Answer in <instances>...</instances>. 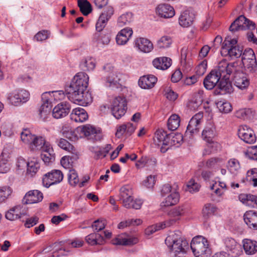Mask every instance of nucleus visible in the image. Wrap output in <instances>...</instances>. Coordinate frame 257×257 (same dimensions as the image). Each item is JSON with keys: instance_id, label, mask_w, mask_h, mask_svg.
Instances as JSON below:
<instances>
[{"instance_id": "79ce46f5", "label": "nucleus", "mask_w": 257, "mask_h": 257, "mask_svg": "<svg viewBox=\"0 0 257 257\" xmlns=\"http://www.w3.org/2000/svg\"><path fill=\"white\" fill-rule=\"evenodd\" d=\"M78 6L84 16H87L92 12L91 4L87 0H78Z\"/></svg>"}, {"instance_id": "09e8293b", "label": "nucleus", "mask_w": 257, "mask_h": 257, "mask_svg": "<svg viewBox=\"0 0 257 257\" xmlns=\"http://www.w3.org/2000/svg\"><path fill=\"white\" fill-rule=\"evenodd\" d=\"M77 131H80L86 137L91 136L97 133L96 129L90 124L78 127Z\"/></svg>"}, {"instance_id": "9d476101", "label": "nucleus", "mask_w": 257, "mask_h": 257, "mask_svg": "<svg viewBox=\"0 0 257 257\" xmlns=\"http://www.w3.org/2000/svg\"><path fill=\"white\" fill-rule=\"evenodd\" d=\"M63 179V174L59 170H53L44 175L42 182L44 186L46 188L51 185L61 182Z\"/></svg>"}, {"instance_id": "4468645a", "label": "nucleus", "mask_w": 257, "mask_h": 257, "mask_svg": "<svg viewBox=\"0 0 257 257\" xmlns=\"http://www.w3.org/2000/svg\"><path fill=\"white\" fill-rule=\"evenodd\" d=\"M113 14V9L111 7H106L100 15L95 27L97 32H101L106 26L108 20Z\"/></svg>"}, {"instance_id": "cd10ccee", "label": "nucleus", "mask_w": 257, "mask_h": 257, "mask_svg": "<svg viewBox=\"0 0 257 257\" xmlns=\"http://www.w3.org/2000/svg\"><path fill=\"white\" fill-rule=\"evenodd\" d=\"M86 111L82 108L77 107L73 109L70 114V118L75 122H82L88 119Z\"/></svg>"}, {"instance_id": "4c0bfd02", "label": "nucleus", "mask_w": 257, "mask_h": 257, "mask_svg": "<svg viewBox=\"0 0 257 257\" xmlns=\"http://www.w3.org/2000/svg\"><path fill=\"white\" fill-rule=\"evenodd\" d=\"M243 247L248 254H254L257 251V242L250 239H246L243 241Z\"/></svg>"}, {"instance_id": "69168bd1", "label": "nucleus", "mask_w": 257, "mask_h": 257, "mask_svg": "<svg viewBox=\"0 0 257 257\" xmlns=\"http://www.w3.org/2000/svg\"><path fill=\"white\" fill-rule=\"evenodd\" d=\"M48 38V31L43 30L39 32L34 36V40L37 41H43L46 40Z\"/></svg>"}, {"instance_id": "0e129e2a", "label": "nucleus", "mask_w": 257, "mask_h": 257, "mask_svg": "<svg viewBox=\"0 0 257 257\" xmlns=\"http://www.w3.org/2000/svg\"><path fill=\"white\" fill-rule=\"evenodd\" d=\"M17 92L19 94L18 97L21 99V101L23 103L26 102L29 100L30 93L29 92L24 89L18 90Z\"/></svg>"}, {"instance_id": "9b49d317", "label": "nucleus", "mask_w": 257, "mask_h": 257, "mask_svg": "<svg viewBox=\"0 0 257 257\" xmlns=\"http://www.w3.org/2000/svg\"><path fill=\"white\" fill-rule=\"evenodd\" d=\"M225 77H221L218 83L216 89L214 91L215 95L223 94L226 93H230L232 91V87L229 81V76L232 72H227Z\"/></svg>"}, {"instance_id": "20e7f679", "label": "nucleus", "mask_w": 257, "mask_h": 257, "mask_svg": "<svg viewBox=\"0 0 257 257\" xmlns=\"http://www.w3.org/2000/svg\"><path fill=\"white\" fill-rule=\"evenodd\" d=\"M119 200L122 201L124 207L128 209H139L143 203L141 199H136L134 200L132 190L126 186L120 188Z\"/></svg>"}, {"instance_id": "3c124183", "label": "nucleus", "mask_w": 257, "mask_h": 257, "mask_svg": "<svg viewBox=\"0 0 257 257\" xmlns=\"http://www.w3.org/2000/svg\"><path fill=\"white\" fill-rule=\"evenodd\" d=\"M132 20L133 14L131 13H126L118 18L117 23L119 27H122L130 23Z\"/></svg>"}, {"instance_id": "ea45409f", "label": "nucleus", "mask_w": 257, "mask_h": 257, "mask_svg": "<svg viewBox=\"0 0 257 257\" xmlns=\"http://www.w3.org/2000/svg\"><path fill=\"white\" fill-rule=\"evenodd\" d=\"M217 210V207L211 203L205 204L202 208V213L204 220H207Z\"/></svg>"}, {"instance_id": "a18cd8bd", "label": "nucleus", "mask_w": 257, "mask_h": 257, "mask_svg": "<svg viewBox=\"0 0 257 257\" xmlns=\"http://www.w3.org/2000/svg\"><path fill=\"white\" fill-rule=\"evenodd\" d=\"M227 167L229 171L232 174H236L239 170L240 166L239 161L234 158L228 160Z\"/></svg>"}, {"instance_id": "13d9d810", "label": "nucleus", "mask_w": 257, "mask_h": 257, "mask_svg": "<svg viewBox=\"0 0 257 257\" xmlns=\"http://www.w3.org/2000/svg\"><path fill=\"white\" fill-rule=\"evenodd\" d=\"M241 56L242 62L256 59L253 51L250 48L245 49Z\"/></svg>"}, {"instance_id": "dca6fc26", "label": "nucleus", "mask_w": 257, "mask_h": 257, "mask_svg": "<svg viewBox=\"0 0 257 257\" xmlns=\"http://www.w3.org/2000/svg\"><path fill=\"white\" fill-rule=\"evenodd\" d=\"M216 135V130L213 124H207L204 128L202 133V138L203 140L210 144V147L216 145L213 141V139Z\"/></svg>"}, {"instance_id": "774afa93", "label": "nucleus", "mask_w": 257, "mask_h": 257, "mask_svg": "<svg viewBox=\"0 0 257 257\" xmlns=\"http://www.w3.org/2000/svg\"><path fill=\"white\" fill-rule=\"evenodd\" d=\"M155 178L156 176L152 175L147 177V179L144 181V185L148 188H153L156 182Z\"/></svg>"}, {"instance_id": "5fc2aeb1", "label": "nucleus", "mask_w": 257, "mask_h": 257, "mask_svg": "<svg viewBox=\"0 0 257 257\" xmlns=\"http://www.w3.org/2000/svg\"><path fill=\"white\" fill-rule=\"evenodd\" d=\"M35 136L33 135L29 130L25 129L21 133L22 141L25 144H29L30 145L34 139Z\"/></svg>"}, {"instance_id": "f03ea898", "label": "nucleus", "mask_w": 257, "mask_h": 257, "mask_svg": "<svg viewBox=\"0 0 257 257\" xmlns=\"http://www.w3.org/2000/svg\"><path fill=\"white\" fill-rule=\"evenodd\" d=\"M236 63H228L225 60L221 61L217 67L212 70L204 78L203 84L205 88L208 90H212L217 86L220 77H225L227 72H233L235 71Z\"/></svg>"}, {"instance_id": "de8ad7c7", "label": "nucleus", "mask_w": 257, "mask_h": 257, "mask_svg": "<svg viewBox=\"0 0 257 257\" xmlns=\"http://www.w3.org/2000/svg\"><path fill=\"white\" fill-rule=\"evenodd\" d=\"M27 174L31 177L34 176L40 168V164L36 161H31L27 164Z\"/></svg>"}, {"instance_id": "7ed1b4c3", "label": "nucleus", "mask_w": 257, "mask_h": 257, "mask_svg": "<svg viewBox=\"0 0 257 257\" xmlns=\"http://www.w3.org/2000/svg\"><path fill=\"white\" fill-rule=\"evenodd\" d=\"M165 243L168 248L174 252L176 256L181 257L186 252L188 248L187 241L181 237L180 232L177 231L167 237Z\"/></svg>"}, {"instance_id": "a211bd4d", "label": "nucleus", "mask_w": 257, "mask_h": 257, "mask_svg": "<svg viewBox=\"0 0 257 257\" xmlns=\"http://www.w3.org/2000/svg\"><path fill=\"white\" fill-rule=\"evenodd\" d=\"M43 199V193L38 190H33L28 192L23 199L22 202L24 204H34L37 203Z\"/></svg>"}, {"instance_id": "2eb2a0df", "label": "nucleus", "mask_w": 257, "mask_h": 257, "mask_svg": "<svg viewBox=\"0 0 257 257\" xmlns=\"http://www.w3.org/2000/svg\"><path fill=\"white\" fill-rule=\"evenodd\" d=\"M203 116V113L201 112L194 115L189 122L186 133H189L191 135L197 133L200 127Z\"/></svg>"}, {"instance_id": "f257e3e1", "label": "nucleus", "mask_w": 257, "mask_h": 257, "mask_svg": "<svg viewBox=\"0 0 257 257\" xmlns=\"http://www.w3.org/2000/svg\"><path fill=\"white\" fill-rule=\"evenodd\" d=\"M88 80V76L85 72H80L76 74L70 84L65 89L68 99L82 106H86L91 103V94L86 90Z\"/></svg>"}, {"instance_id": "f3484780", "label": "nucleus", "mask_w": 257, "mask_h": 257, "mask_svg": "<svg viewBox=\"0 0 257 257\" xmlns=\"http://www.w3.org/2000/svg\"><path fill=\"white\" fill-rule=\"evenodd\" d=\"M70 105L69 103L63 102L54 107L52 111L53 116L59 119L66 116L70 112Z\"/></svg>"}, {"instance_id": "393cba45", "label": "nucleus", "mask_w": 257, "mask_h": 257, "mask_svg": "<svg viewBox=\"0 0 257 257\" xmlns=\"http://www.w3.org/2000/svg\"><path fill=\"white\" fill-rule=\"evenodd\" d=\"M157 82V78L153 75H147L141 77L139 80V86L143 89L153 88Z\"/></svg>"}, {"instance_id": "c756f323", "label": "nucleus", "mask_w": 257, "mask_h": 257, "mask_svg": "<svg viewBox=\"0 0 257 257\" xmlns=\"http://www.w3.org/2000/svg\"><path fill=\"white\" fill-rule=\"evenodd\" d=\"M152 63L153 66L157 69L166 70L171 65V59L166 57L157 58Z\"/></svg>"}, {"instance_id": "473e14b6", "label": "nucleus", "mask_w": 257, "mask_h": 257, "mask_svg": "<svg viewBox=\"0 0 257 257\" xmlns=\"http://www.w3.org/2000/svg\"><path fill=\"white\" fill-rule=\"evenodd\" d=\"M179 200V194L173 191L167 195L164 200L161 203L162 207H169L177 204Z\"/></svg>"}, {"instance_id": "a878e982", "label": "nucleus", "mask_w": 257, "mask_h": 257, "mask_svg": "<svg viewBox=\"0 0 257 257\" xmlns=\"http://www.w3.org/2000/svg\"><path fill=\"white\" fill-rule=\"evenodd\" d=\"M224 244L228 252V255L232 253L231 255L236 256L240 253V245L237 244L236 241L230 237H227L224 240Z\"/></svg>"}, {"instance_id": "e2e57ef3", "label": "nucleus", "mask_w": 257, "mask_h": 257, "mask_svg": "<svg viewBox=\"0 0 257 257\" xmlns=\"http://www.w3.org/2000/svg\"><path fill=\"white\" fill-rule=\"evenodd\" d=\"M200 185L195 182L194 180L191 179L187 185V190L191 193H194L199 191Z\"/></svg>"}, {"instance_id": "a19ab883", "label": "nucleus", "mask_w": 257, "mask_h": 257, "mask_svg": "<svg viewBox=\"0 0 257 257\" xmlns=\"http://www.w3.org/2000/svg\"><path fill=\"white\" fill-rule=\"evenodd\" d=\"M185 212V211L183 206L175 207L169 211L168 214L171 218L169 220L175 219L176 223L180 219V217L184 214Z\"/></svg>"}, {"instance_id": "f704fd0d", "label": "nucleus", "mask_w": 257, "mask_h": 257, "mask_svg": "<svg viewBox=\"0 0 257 257\" xmlns=\"http://www.w3.org/2000/svg\"><path fill=\"white\" fill-rule=\"evenodd\" d=\"M183 138L180 133H171L168 134V141L167 147L172 146L179 147L183 142Z\"/></svg>"}, {"instance_id": "412c9836", "label": "nucleus", "mask_w": 257, "mask_h": 257, "mask_svg": "<svg viewBox=\"0 0 257 257\" xmlns=\"http://www.w3.org/2000/svg\"><path fill=\"white\" fill-rule=\"evenodd\" d=\"M133 33L132 28L126 27L120 30L117 34L115 40L116 43L119 45L125 44Z\"/></svg>"}, {"instance_id": "6ab92c4d", "label": "nucleus", "mask_w": 257, "mask_h": 257, "mask_svg": "<svg viewBox=\"0 0 257 257\" xmlns=\"http://www.w3.org/2000/svg\"><path fill=\"white\" fill-rule=\"evenodd\" d=\"M135 45L140 51L149 53L153 49L152 43L144 38H138L135 40Z\"/></svg>"}, {"instance_id": "338daca9", "label": "nucleus", "mask_w": 257, "mask_h": 257, "mask_svg": "<svg viewBox=\"0 0 257 257\" xmlns=\"http://www.w3.org/2000/svg\"><path fill=\"white\" fill-rule=\"evenodd\" d=\"M222 160L219 158H211L208 159L205 163V166L208 168L215 167L217 164L221 163Z\"/></svg>"}, {"instance_id": "0eeeda50", "label": "nucleus", "mask_w": 257, "mask_h": 257, "mask_svg": "<svg viewBox=\"0 0 257 257\" xmlns=\"http://www.w3.org/2000/svg\"><path fill=\"white\" fill-rule=\"evenodd\" d=\"M110 109L112 114L119 119L124 115L127 110V102L123 96H115L110 101Z\"/></svg>"}, {"instance_id": "052dcab7", "label": "nucleus", "mask_w": 257, "mask_h": 257, "mask_svg": "<svg viewBox=\"0 0 257 257\" xmlns=\"http://www.w3.org/2000/svg\"><path fill=\"white\" fill-rule=\"evenodd\" d=\"M217 106L220 111L224 113L229 112L231 110V105L227 102L219 101L216 103Z\"/></svg>"}, {"instance_id": "4d7b16f0", "label": "nucleus", "mask_w": 257, "mask_h": 257, "mask_svg": "<svg viewBox=\"0 0 257 257\" xmlns=\"http://www.w3.org/2000/svg\"><path fill=\"white\" fill-rule=\"evenodd\" d=\"M172 43V40L169 36H165L161 37L158 41L157 45L160 48L169 47Z\"/></svg>"}, {"instance_id": "c85d7f7f", "label": "nucleus", "mask_w": 257, "mask_h": 257, "mask_svg": "<svg viewBox=\"0 0 257 257\" xmlns=\"http://www.w3.org/2000/svg\"><path fill=\"white\" fill-rule=\"evenodd\" d=\"M244 220L248 226L253 229H257V212L249 210L244 214Z\"/></svg>"}, {"instance_id": "8fccbe9b", "label": "nucleus", "mask_w": 257, "mask_h": 257, "mask_svg": "<svg viewBox=\"0 0 257 257\" xmlns=\"http://www.w3.org/2000/svg\"><path fill=\"white\" fill-rule=\"evenodd\" d=\"M18 96L19 94L17 92V90H15L8 94L7 100L12 105L19 106L22 104V103L21 101V99L18 97Z\"/></svg>"}, {"instance_id": "6e6552de", "label": "nucleus", "mask_w": 257, "mask_h": 257, "mask_svg": "<svg viewBox=\"0 0 257 257\" xmlns=\"http://www.w3.org/2000/svg\"><path fill=\"white\" fill-rule=\"evenodd\" d=\"M41 97L43 103L39 108V115L43 121H46L50 115L52 109V103L50 100L52 97L51 92H44L42 94Z\"/></svg>"}, {"instance_id": "5701e85b", "label": "nucleus", "mask_w": 257, "mask_h": 257, "mask_svg": "<svg viewBox=\"0 0 257 257\" xmlns=\"http://www.w3.org/2000/svg\"><path fill=\"white\" fill-rule=\"evenodd\" d=\"M195 18V15L193 11H185L180 16L179 24L183 27H188L193 24Z\"/></svg>"}, {"instance_id": "b1692460", "label": "nucleus", "mask_w": 257, "mask_h": 257, "mask_svg": "<svg viewBox=\"0 0 257 257\" xmlns=\"http://www.w3.org/2000/svg\"><path fill=\"white\" fill-rule=\"evenodd\" d=\"M110 35L105 31L97 32L93 37V42L96 43L97 46L102 47L104 45H108L110 42Z\"/></svg>"}, {"instance_id": "2f4dec72", "label": "nucleus", "mask_w": 257, "mask_h": 257, "mask_svg": "<svg viewBox=\"0 0 257 257\" xmlns=\"http://www.w3.org/2000/svg\"><path fill=\"white\" fill-rule=\"evenodd\" d=\"M234 85L240 89L246 88L249 85L248 79L243 73H237L234 77Z\"/></svg>"}, {"instance_id": "423d86ee", "label": "nucleus", "mask_w": 257, "mask_h": 257, "mask_svg": "<svg viewBox=\"0 0 257 257\" xmlns=\"http://www.w3.org/2000/svg\"><path fill=\"white\" fill-rule=\"evenodd\" d=\"M235 39L228 40L225 38L223 43L221 53L225 56L229 55L232 58H238L241 56L243 49L237 45Z\"/></svg>"}, {"instance_id": "864d4df0", "label": "nucleus", "mask_w": 257, "mask_h": 257, "mask_svg": "<svg viewBox=\"0 0 257 257\" xmlns=\"http://www.w3.org/2000/svg\"><path fill=\"white\" fill-rule=\"evenodd\" d=\"M10 170V165L3 154L0 156V173H6Z\"/></svg>"}, {"instance_id": "c9c22d12", "label": "nucleus", "mask_w": 257, "mask_h": 257, "mask_svg": "<svg viewBox=\"0 0 257 257\" xmlns=\"http://www.w3.org/2000/svg\"><path fill=\"white\" fill-rule=\"evenodd\" d=\"M86 241L91 245L96 244H103L104 240L103 237L98 233H92L85 237Z\"/></svg>"}, {"instance_id": "37998d69", "label": "nucleus", "mask_w": 257, "mask_h": 257, "mask_svg": "<svg viewBox=\"0 0 257 257\" xmlns=\"http://www.w3.org/2000/svg\"><path fill=\"white\" fill-rule=\"evenodd\" d=\"M180 119L178 115L172 114L168 119V127L171 131H175L180 125Z\"/></svg>"}, {"instance_id": "4be33fe9", "label": "nucleus", "mask_w": 257, "mask_h": 257, "mask_svg": "<svg viewBox=\"0 0 257 257\" xmlns=\"http://www.w3.org/2000/svg\"><path fill=\"white\" fill-rule=\"evenodd\" d=\"M157 14L162 18H170L175 15L174 8L168 4L159 5L156 8Z\"/></svg>"}, {"instance_id": "6e6d98bb", "label": "nucleus", "mask_w": 257, "mask_h": 257, "mask_svg": "<svg viewBox=\"0 0 257 257\" xmlns=\"http://www.w3.org/2000/svg\"><path fill=\"white\" fill-rule=\"evenodd\" d=\"M57 144L61 149L69 152H72L74 150L73 146L65 139H60L57 141Z\"/></svg>"}, {"instance_id": "7c9ffc66", "label": "nucleus", "mask_w": 257, "mask_h": 257, "mask_svg": "<svg viewBox=\"0 0 257 257\" xmlns=\"http://www.w3.org/2000/svg\"><path fill=\"white\" fill-rule=\"evenodd\" d=\"M42 160L45 163H49L55 160V156L53 148L50 146H45L43 147L41 155Z\"/></svg>"}, {"instance_id": "c03bdc74", "label": "nucleus", "mask_w": 257, "mask_h": 257, "mask_svg": "<svg viewBox=\"0 0 257 257\" xmlns=\"http://www.w3.org/2000/svg\"><path fill=\"white\" fill-rule=\"evenodd\" d=\"M80 67L83 71L92 70L95 67V61L91 58L85 59L82 61Z\"/></svg>"}, {"instance_id": "39448f33", "label": "nucleus", "mask_w": 257, "mask_h": 257, "mask_svg": "<svg viewBox=\"0 0 257 257\" xmlns=\"http://www.w3.org/2000/svg\"><path fill=\"white\" fill-rule=\"evenodd\" d=\"M190 246L195 257H207L211 254L207 240L202 236L194 237Z\"/></svg>"}, {"instance_id": "49530a36", "label": "nucleus", "mask_w": 257, "mask_h": 257, "mask_svg": "<svg viewBox=\"0 0 257 257\" xmlns=\"http://www.w3.org/2000/svg\"><path fill=\"white\" fill-rule=\"evenodd\" d=\"M13 190L9 186L0 187V204L5 202L12 193Z\"/></svg>"}, {"instance_id": "603ef678", "label": "nucleus", "mask_w": 257, "mask_h": 257, "mask_svg": "<svg viewBox=\"0 0 257 257\" xmlns=\"http://www.w3.org/2000/svg\"><path fill=\"white\" fill-rule=\"evenodd\" d=\"M246 70L249 72L254 73L257 70V62L256 59L246 61L242 62Z\"/></svg>"}, {"instance_id": "bf43d9fd", "label": "nucleus", "mask_w": 257, "mask_h": 257, "mask_svg": "<svg viewBox=\"0 0 257 257\" xmlns=\"http://www.w3.org/2000/svg\"><path fill=\"white\" fill-rule=\"evenodd\" d=\"M68 176V181L71 185L75 186L79 183L78 175L74 170H70Z\"/></svg>"}, {"instance_id": "aec40b11", "label": "nucleus", "mask_w": 257, "mask_h": 257, "mask_svg": "<svg viewBox=\"0 0 257 257\" xmlns=\"http://www.w3.org/2000/svg\"><path fill=\"white\" fill-rule=\"evenodd\" d=\"M121 75L117 72H111L106 78V85L112 89L121 87Z\"/></svg>"}, {"instance_id": "72a5a7b5", "label": "nucleus", "mask_w": 257, "mask_h": 257, "mask_svg": "<svg viewBox=\"0 0 257 257\" xmlns=\"http://www.w3.org/2000/svg\"><path fill=\"white\" fill-rule=\"evenodd\" d=\"M112 241V243L115 245H132L136 244L138 242V239L136 237H123L118 236L113 239Z\"/></svg>"}, {"instance_id": "58836bf2", "label": "nucleus", "mask_w": 257, "mask_h": 257, "mask_svg": "<svg viewBox=\"0 0 257 257\" xmlns=\"http://www.w3.org/2000/svg\"><path fill=\"white\" fill-rule=\"evenodd\" d=\"M21 207L16 206L8 211L5 215L6 218L10 220H14L20 218L22 215L21 212Z\"/></svg>"}, {"instance_id": "1a4fd4ad", "label": "nucleus", "mask_w": 257, "mask_h": 257, "mask_svg": "<svg viewBox=\"0 0 257 257\" xmlns=\"http://www.w3.org/2000/svg\"><path fill=\"white\" fill-rule=\"evenodd\" d=\"M255 28L254 24L249 20L247 19L244 16L241 15L238 17L231 24L229 30L232 32L240 30H246L247 29H253Z\"/></svg>"}, {"instance_id": "f8f14e48", "label": "nucleus", "mask_w": 257, "mask_h": 257, "mask_svg": "<svg viewBox=\"0 0 257 257\" xmlns=\"http://www.w3.org/2000/svg\"><path fill=\"white\" fill-rule=\"evenodd\" d=\"M238 137L248 144H253L256 141V137L253 131L246 125L239 126L238 129Z\"/></svg>"}, {"instance_id": "bb28decb", "label": "nucleus", "mask_w": 257, "mask_h": 257, "mask_svg": "<svg viewBox=\"0 0 257 257\" xmlns=\"http://www.w3.org/2000/svg\"><path fill=\"white\" fill-rule=\"evenodd\" d=\"M174 224H175V219L167 220L164 222H159L157 224L149 227L146 230V233L149 235L159 230L170 227Z\"/></svg>"}, {"instance_id": "680f3d73", "label": "nucleus", "mask_w": 257, "mask_h": 257, "mask_svg": "<svg viewBox=\"0 0 257 257\" xmlns=\"http://www.w3.org/2000/svg\"><path fill=\"white\" fill-rule=\"evenodd\" d=\"M106 221L103 219H97L93 222L92 227L97 232L103 229L105 227Z\"/></svg>"}, {"instance_id": "ddd939ff", "label": "nucleus", "mask_w": 257, "mask_h": 257, "mask_svg": "<svg viewBox=\"0 0 257 257\" xmlns=\"http://www.w3.org/2000/svg\"><path fill=\"white\" fill-rule=\"evenodd\" d=\"M168 141V135L163 130H158L154 138L155 144L158 146H161L160 151L162 153H165L169 149L167 147Z\"/></svg>"}, {"instance_id": "e433bc0d", "label": "nucleus", "mask_w": 257, "mask_h": 257, "mask_svg": "<svg viewBox=\"0 0 257 257\" xmlns=\"http://www.w3.org/2000/svg\"><path fill=\"white\" fill-rule=\"evenodd\" d=\"M45 146H50V145L48 142H46L43 137L35 136L30 148L32 150H41L42 151L43 147Z\"/></svg>"}]
</instances>
